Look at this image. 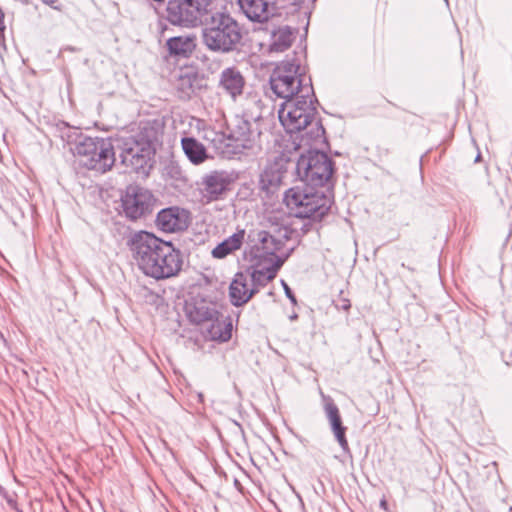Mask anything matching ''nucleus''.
Listing matches in <instances>:
<instances>
[{
  "instance_id": "5",
  "label": "nucleus",
  "mask_w": 512,
  "mask_h": 512,
  "mask_svg": "<svg viewBox=\"0 0 512 512\" xmlns=\"http://www.w3.org/2000/svg\"><path fill=\"white\" fill-rule=\"evenodd\" d=\"M202 38L209 50L229 52L240 42L242 35L238 23L230 15L216 13L203 29Z\"/></svg>"
},
{
  "instance_id": "4",
  "label": "nucleus",
  "mask_w": 512,
  "mask_h": 512,
  "mask_svg": "<svg viewBox=\"0 0 512 512\" xmlns=\"http://www.w3.org/2000/svg\"><path fill=\"white\" fill-rule=\"evenodd\" d=\"M269 83L274 94L285 101L297 97L311 98L314 92L310 76L296 62L279 64L273 70Z\"/></svg>"
},
{
  "instance_id": "22",
  "label": "nucleus",
  "mask_w": 512,
  "mask_h": 512,
  "mask_svg": "<svg viewBox=\"0 0 512 512\" xmlns=\"http://www.w3.org/2000/svg\"><path fill=\"white\" fill-rule=\"evenodd\" d=\"M231 327V323H226L221 320L218 314L217 317L206 326L205 335L210 340L225 342L231 338Z\"/></svg>"
},
{
  "instance_id": "18",
  "label": "nucleus",
  "mask_w": 512,
  "mask_h": 512,
  "mask_svg": "<svg viewBox=\"0 0 512 512\" xmlns=\"http://www.w3.org/2000/svg\"><path fill=\"white\" fill-rule=\"evenodd\" d=\"M270 254L271 265L268 267H258L254 269L249 275L252 279V285L256 287V293L259 287L265 286L268 282L272 281L283 264V261L272 252Z\"/></svg>"
},
{
  "instance_id": "31",
  "label": "nucleus",
  "mask_w": 512,
  "mask_h": 512,
  "mask_svg": "<svg viewBox=\"0 0 512 512\" xmlns=\"http://www.w3.org/2000/svg\"><path fill=\"white\" fill-rule=\"evenodd\" d=\"M380 507H381L383 510H387V509H388V504H387L386 499H382V500L380 501Z\"/></svg>"
},
{
  "instance_id": "1",
  "label": "nucleus",
  "mask_w": 512,
  "mask_h": 512,
  "mask_svg": "<svg viewBox=\"0 0 512 512\" xmlns=\"http://www.w3.org/2000/svg\"><path fill=\"white\" fill-rule=\"evenodd\" d=\"M130 248L139 269L156 280L174 277L182 269L181 253L171 242L140 231L131 239Z\"/></svg>"
},
{
  "instance_id": "24",
  "label": "nucleus",
  "mask_w": 512,
  "mask_h": 512,
  "mask_svg": "<svg viewBox=\"0 0 512 512\" xmlns=\"http://www.w3.org/2000/svg\"><path fill=\"white\" fill-rule=\"evenodd\" d=\"M264 103L257 95L250 96L245 105L243 116L257 123L262 118Z\"/></svg>"
},
{
  "instance_id": "25",
  "label": "nucleus",
  "mask_w": 512,
  "mask_h": 512,
  "mask_svg": "<svg viewBox=\"0 0 512 512\" xmlns=\"http://www.w3.org/2000/svg\"><path fill=\"white\" fill-rule=\"evenodd\" d=\"M283 178V172L274 170L272 166L267 167L261 175V184L263 188L278 186Z\"/></svg>"
},
{
  "instance_id": "19",
  "label": "nucleus",
  "mask_w": 512,
  "mask_h": 512,
  "mask_svg": "<svg viewBox=\"0 0 512 512\" xmlns=\"http://www.w3.org/2000/svg\"><path fill=\"white\" fill-rule=\"evenodd\" d=\"M294 40V34L290 27L281 26L270 33L267 43L262 44L269 53H281L287 50Z\"/></svg>"
},
{
  "instance_id": "21",
  "label": "nucleus",
  "mask_w": 512,
  "mask_h": 512,
  "mask_svg": "<svg viewBox=\"0 0 512 512\" xmlns=\"http://www.w3.org/2000/svg\"><path fill=\"white\" fill-rule=\"evenodd\" d=\"M244 236L245 231L239 230L229 238L225 239L212 250L213 257L222 259L233 251L238 250L243 243Z\"/></svg>"
},
{
  "instance_id": "15",
  "label": "nucleus",
  "mask_w": 512,
  "mask_h": 512,
  "mask_svg": "<svg viewBox=\"0 0 512 512\" xmlns=\"http://www.w3.org/2000/svg\"><path fill=\"white\" fill-rule=\"evenodd\" d=\"M321 396L324 402V410L330 423L332 432L341 448L346 451L349 449L348 441L346 439L347 428L342 424L339 409L330 396H326L322 392Z\"/></svg>"
},
{
  "instance_id": "28",
  "label": "nucleus",
  "mask_w": 512,
  "mask_h": 512,
  "mask_svg": "<svg viewBox=\"0 0 512 512\" xmlns=\"http://www.w3.org/2000/svg\"><path fill=\"white\" fill-rule=\"evenodd\" d=\"M282 283V286L284 288V291H285V294L286 296L290 299V301L293 303V304H296V298H295V295L293 294L292 290L290 289V287L287 285V283L282 280L281 281Z\"/></svg>"
},
{
  "instance_id": "9",
  "label": "nucleus",
  "mask_w": 512,
  "mask_h": 512,
  "mask_svg": "<svg viewBox=\"0 0 512 512\" xmlns=\"http://www.w3.org/2000/svg\"><path fill=\"white\" fill-rule=\"evenodd\" d=\"M154 153L153 141L150 136L129 137L123 140L121 159L122 163L139 172L145 170Z\"/></svg>"
},
{
  "instance_id": "8",
  "label": "nucleus",
  "mask_w": 512,
  "mask_h": 512,
  "mask_svg": "<svg viewBox=\"0 0 512 512\" xmlns=\"http://www.w3.org/2000/svg\"><path fill=\"white\" fill-rule=\"evenodd\" d=\"M296 171L302 182L319 188L331 178L333 163L325 153L310 150L299 157Z\"/></svg>"
},
{
  "instance_id": "2",
  "label": "nucleus",
  "mask_w": 512,
  "mask_h": 512,
  "mask_svg": "<svg viewBox=\"0 0 512 512\" xmlns=\"http://www.w3.org/2000/svg\"><path fill=\"white\" fill-rule=\"evenodd\" d=\"M315 102L314 93L311 98L288 99L281 104L278 117L287 132H303V145L318 147L325 143V130L316 117Z\"/></svg>"
},
{
  "instance_id": "11",
  "label": "nucleus",
  "mask_w": 512,
  "mask_h": 512,
  "mask_svg": "<svg viewBox=\"0 0 512 512\" xmlns=\"http://www.w3.org/2000/svg\"><path fill=\"white\" fill-rule=\"evenodd\" d=\"M121 201L125 215L132 220H137L150 212L153 196L143 187L130 185L126 188Z\"/></svg>"
},
{
  "instance_id": "23",
  "label": "nucleus",
  "mask_w": 512,
  "mask_h": 512,
  "mask_svg": "<svg viewBox=\"0 0 512 512\" xmlns=\"http://www.w3.org/2000/svg\"><path fill=\"white\" fill-rule=\"evenodd\" d=\"M167 47L171 54L188 56L195 48L194 37L177 36L167 40Z\"/></svg>"
},
{
  "instance_id": "17",
  "label": "nucleus",
  "mask_w": 512,
  "mask_h": 512,
  "mask_svg": "<svg viewBox=\"0 0 512 512\" xmlns=\"http://www.w3.org/2000/svg\"><path fill=\"white\" fill-rule=\"evenodd\" d=\"M241 12L253 22L263 23L272 15L269 0H237Z\"/></svg>"
},
{
  "instance_id": "12",
  "label": "nucleus",
  "mask_w": 512,
  "mask_h": 512,
  "mask_svg": "<svg viewBox=\"0 0 512 512\" xmlns=\"http://www.w3.org/2000/svg\"><path fill=\"white\" fill-rule=\"evenodd\" d=\"M190 223V213L183 208L173 206L164 208L156 217L157 227L168 233L185 230Z\"/></svg>"
},
{
  "instance_id": "32",
  "label": "nucleus",
  "mask_w": 512,
  "mask_h": 512,
  "mask_svg": "<svg viewBox=\"0 0 512 512\" xmlns=\"http://www.w3.org/2000/svg\"><path fill=\"white\" fill-rule=\"evenodd\" d=\"M44 4L53 6V4L56 2V0H41Z\"/></svg>"
},
{
  "instance_id": "13",
  "label": "nucleus",
  "mask_w": 512,
  "mask_h": 512,
  "mask_svg": "<svg viewBox=\"0 0 512 512\" xmlns=\"http://www.w3.org/2000/svg\"><path fill=\"white\" fill-rule=\"evenodd\" d=\"M230 176L224 171H212L202 177L201 193L208 201H215L227 190Z\"/></svg>"
},
{
  "instance_id": "10",
  "label": "nucleus",
  "mask_w": 512,
  "mask_h": 512,
  "mask_svg": "<svg viewBox=\"0 0 512 512\" xmlns=\"http://www.w3.org/2000/svg\"><path fill=\"white\" fill-rule=\"evenodd\" d=\"M260 135L258 123L245 116H235L228 124V139L237 149H253L258 146Z\"/></svg>"
},
{
  "instance_id": "26",
  "label": "nucleus",
  "mask_w": 512,
  "mask_h": 512,
  "mask_svg": "<svg viewBox=\"0 0 512 512\" xmlns=\"http://www.w3.org/2000/svg\"><path fill=\"white\" fill-rule=\"evenodd\" d=\"M219 313L214 309H197L195 316L192 320L197 324L209 325Z\"/></svg>"
},
{
  "instance_id": "34",
  "label": "nucleus",
  "mask_w": 512,
  "mask_h": 512,
  "mask_svg": "<svg viewBox=\"0 0 512 512\" xmlns=\"http://www.w3.org/2000/svg\"><path fill=\"white\" fill-rule=\"evenodd\" d=\"M296 318H297V315H296V314H295V315H291V319H292V320H293V319H296Z\"/></svg>"
},
{
  "instance_id": "7",
  "label": "nucleus",
  "mask_w": 512,
  "mask_h": 512,
  "mask_svg": "<svg viewBox=\"0 0 512 512\" xmlns=\"http://www.w3.org/2000/svg\"><path fill=\"white\" fill-rule=\"evenodd\" d=\"M212 4L213 0H169L166 18L173 25L194 28L212 10Z\"/></svg>"
},
{
  "instance_id": "20",
  "label": "nucleus",
  "mask_w": 512,
  "mask_h": 512,
  "mask_svg": "<svg viewBox=\"0 0 512 512\" xmlns=\"http://www.w3.org/2000/svg\"><path fill=\"white\" fill-rule=\"evenodd\" d=\"M181 146L186 157L194 165H200L209 158L206 147L194 137H183Z\"/></svg>"
},
{
  "instance_id": "6",
  "label": "nucleus",
  "mask_w": 512,
  "mask_h": 512,
  "mask_svg": "<svg viewBox=\"0 0 512 512\" xmlns=\"http://www.w3.org/2000/svg\"><path fill=\"white\" fill-rule=\"evenodd\" d=\"M81 165L90 170L106 172L115 162L112 144L103 138L84 137L75 146Z\"/></svg>"
},
{
  "instance_id": "33",
  "label": "nucleus",
  "mask_w": 512,
  "mask_h": 512,
  "mask_svg": "<svg viewBox=\"0 0 512 512\" xmlns=\"http://www.w3.org/2000/svg\"><path fill=\"white\" fill-rule=\"evenodd\" d=\"M342 308H343L344 310H348V309L350 308V303H349V301H348V300H344V303H343V305H342Z\"/></svg>"
},
{
  "instance_id": "3",
  "label": "nucleus",
  "mask_w": 512,
  "mask_h": 512,
  "mask_svg": "<svg viewBox=\"0 0 512 512\" xmlns=\"http://www.w3.org/2000/svg\"><path fill=\"white\" fill-rule=\"evenodd\" d=\"M283 201L295 217L313 220L322 219L332 204L321 189L302 181L285 192Z\"/></svg>"
},
{
  "instance_id": "14",
  "label": "nucleus",
  "mask_w": 512,
  "mask_h": 512,
  "mask_svg": "<svg viewBox=\"0 0 512 512\" xmlns=\"http://www.w3.org/2000/svg\"><path fill=\"white\" fill-rule=\"evenodd\" d=\"M256 293V287L252 285L249 272H239L235 275L229 287V296L234 306H242Z\"/></svg>"
},
{
  "instance_id": "16",
  "label": "nucleus",
  "mask_w": 512,
  "mask_h": 512,
  "mask_svg": "<svg viewBox=\"0 0 512 512\" xmlns=\"http://www.w3.org/2000/svg\"><path fill=\"white\" fill-rule=\"evenodd\" d=\"M218 86L233 100H236L243 93L245 79L237 68L228 67L220 73Z\"/></svg>"
},
{
  "instance_id": "27",
  "label": "nucleus",
  "mask_w": 512,
  "mask_h": 512,
  "mask_svg": "<svg viewBox=\"0 0 512 512\" xmlns=\"http://www.w3.org/2000/svg\"><path fill=\"white\" fill-rule=\"evenodd\" d=\"M179 89L185 92L187 96H190V93L193 92L192 87V79L189 76H182L179 79Z\"/></svg>"
},
{
  "instance_id": "29",
  "label": "nucleus",
  "mask_w": 512,
  "mask_h": 512,
  "mask_svg": "<svg viewBox=\"0 0 512 512\" xmlns=\"http://www.w3.org/2000/svg\"><path fill=\"white\" fill-rule=\"evenodd\" d=\"M6 26L4 22V13L2 9L0 8V43L4 41V32H5Z\"/></svg>"
},
{
  "instance_id": "30",
  "label": "nucleus",
  "mask_w": 512,
  "mask_h": 512,
  "mask_svg": "<svg viewBox=\"0 0 512 512\" xmlns=\"http://www.w3.org/2000/svg\"><path fill=\"white\" fill-rule=\"evenodd\" d=\"M260 236H261V241L264 245H266V243L268 241H273V238L271 235H269L267 232H261L260 233Z\"/></svg>"
}]
</instances>
